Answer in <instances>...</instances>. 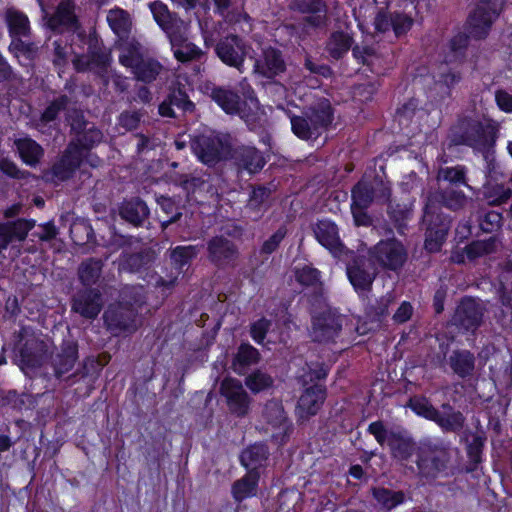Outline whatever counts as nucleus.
Masks as SVG:
<instances>
[{
	"label": "nucleus",
	"instance_id": "nucleus-1",
	"mask_svg": "<svg viewBox=\"0 0 512 512\" xmlns=\"http://www.w3.org/2000/svg\"><path fill=\"white\" fill-rule=\"evenodd\" d=\"M469 201L464 192L455 188L439 187L428 192L423 215L425 248L428 251H438L450 229L451 219L442 212V207L457 212L465 209Z\"/></svg>",
	"mask_w": 512,
	"mask_h": 512
},
{
	"label": "nucleus",
	"instance_id": "nucleus-2",
	"mask_svg": "<svg viewBox=\"0 0 512 512\" xmlns=\"http://www.w3.org/2000/svg\"><path fill=\"white\" fill-rule=\"evenodd\" d=\"M417 475L426 481L447 477L452 468L450 449L431 441L421 442L416 450Z\"/></svg>",
	"mask_w": 512,
	"mask_h": 512
},
{
	"label": "nucleus",
	"instance_id": "nucleus-3",
	"mask_svg": "<svg viewBox=\"0 0 512 512\" xmlns=\"http://www.w3.org/2000/svg\"><path fill=\"white\" fill-rule=\"evenodd\" d=\"M498 133L496 123L487 120L480 122L474 119H463L453 131L451 142L454 145H467L482 152L485 158L495 144Z\"/></svg>",
	"mask_w": 512,
	"mask_h": 512
},
{
	"label": "nucleus",
	"instance_id": "nucleus-4",
	"mask_svg": "<svg viewBox=\"0 0 512 512\" xmlns=\"http://www.w3.org/2000/svg\"><path fill=\"white\" fill-rule=\"evenodd\" d=\"M291 128L300 139L317 138L333 121V111L328 99L322 98L309 106L300 116H291Z\"/></svg>",
	"mask_w": 512,
	"mask_h": 512
},
{
	"label": "nucleus",
	"instance_id": "nucleus-5",
	"mask_svg": "<svg viewBox=\"0 0 512 512\" xmlns=\"http://www.w3.org/2000/svg\"><path fill=\"white\" fill-rule=\"evenodd\" d=\"M130 293V288H126L122 291V301L111 304L104 312V322L113 334L117 335L121 332H132L136 330V315L137 310L134 303H130L127 298Z\"/></svg>",
	"mask_w": 512,
	"mask_h": 512
},
{
	"label": "nucleus",
	"instance_id": "nucleus-6",
	"mask_svg": "<svg viewBox=\"0 0 512 512\" xmlns=\"http://www.w3.org/2000/svg\"><path fill=\"white\" fill-rule=\"evenodd\" d=\"M191 147L198 159L208 166H214L231 153V139L226 135H200L191 142Z\"/></svg>",
	"mask_w": 512,
	"mask_h": 512
},
{
	"label": "nucleus",
	"instance_id": "nucleus-7",
	"mask_svg": "<svg viewBox=\"0 0 512 512\" xmlns=\"http://www.w3.org/2000/svg\"><path fill=\"white\" fill-rule=\"evenodd\" d=\"M43 13V21L45 25L58 33L76 32L80 29L81 24L76 14V4L74 0H61L56 11L49 14L45 9L42 1H39Z\"/></svg>",
	"mask_w": 512,
	"mask_h": 512
},
{
	"label": "nucleus",
	"instance_id": "nucleus-8",
	"mask_svg": "<svg viewBox=\"0 0 512 512\" xmlns=\"http://www.w3.org/2000/svg\"><path fill=\"white\" fill-rule=\"evenodd\" d=\"M369 254L379 266L391 271L400 270L408 257L404 245L395 238L379 241L370 249Z\"/></svg>",
	"mask_w": 512,
	"mask_h": 512
},
{
	"label": "nucleus",
	"instance_id": "nucleus-9",
	"mask_svg": "<svg viewBox=\"0 0 512 512\" xmlns=\"http://www.w3.org/2000/svg\"><path fill=\"white\" fill-rule=\"evenodd\" d=\"M485 308L473 298H464L455 308L450 324L459 332L474 333L483 323Z\"/></svg>",
	"mask_w": 512,
	"mask_h": 512
},
{
	"label": "nucleus",
	"instance_id": "nucleus-10",
	"mask_svg": "<svg viewBox=\"0 0 512 512\" xmlns=\"http://www.w3.org/2000/svg\"><path fill=\"white\" fill-rule=\"evenodd\" d=\"M67 121L71 130L75 133V141H72L82 150H89L103 140V133L93 123L88 122L81 111L72 109L67 111Z\"/></svg>",
	"mask_w": 512,
	"mask_h": 512
},
{
	"label": "nucleus",
	"instance_id": "nucleus-11",
	"mask_svg": "<svg viewBox=\"0 0 512 512\" xmlns=\"http://www.w3.org/2000/svg\"><path fill=\"white\" fill-rule=\"evenodd\" d=\"M154 20L166 33L170 43H177L181 35L187 34L189 23L181 19L176 13L171 12L167 5L161 1H153L149 4Z\"/></svg>",
	"mask_w": 512,
	"mask_h": 512
},
{
	"label": "nucleus",
	"instance_id": "nucleus-12",
	"mask_svg": "<svg viewBox=\"0 0 512 512\" xmlns=\"http://www.w3.org/2000/svg\"><path fill=\"white\" fill-rule=\"evenodd\" d=\"M219 393L225 398L231 414L244 417L249 413L252 399L238 379L224 378L220 383Z\"/></svg>",
	"mask_w": 512,
	"mask_h": 512
},
{
	"label": "nucleus",
	"instance_id": "nucleus-13",
	"mask_svg": "<svg viewBox=\"0 0 512 512\" xmlns=\"http://www.w3.org/2000/svg\"><path fill=\"white\" fill-rule=\"evenodd\" d=\"M82 159V150L78 145L70 142L60 160L49 171L45 172L44 176L47 180L53 182L65 181L79 168Z\"/></svg>",
	"mask_w": 512,
	"mask_h": 512
},
{
	"label": "nucleus",
	"instance_id": "nucleus-14",
	"mask_svg": "<svg viewBox=\"0 0 512 512\" xmlns=\"http://www.w3.org/2000/svg\"><path fill=\"white\" fill-rule=\"evenodd\" d=\"M215 52L223 63L242 71L247 52L245 43L239 36L230 34L222 38L216 44Z\"/></svg>",
	"mask_w": 512,
	"mask_h": 512
},
{
	"label": "nucleus",
	"instance_id": "nucleus-15",
	"mask_svg": "<svg viewBox=\"0 0 512 512\" xmlns=\"http://www.w3.org/2000/svg\"><path fill=\"white\" fill-rule=\"evenodd\" d=\"M497 15L486 1H480L473 11L470 12L467 20V31L475 39L485 38Z\"/></svg>",
	"mask_w": 512,
	"mask_h": 512
},
{
	"label": "nucleus",
	"instance_id": "nucleus-16",
	"mask_svg": "<svg viewBox=\"0 0 512 512\" xmlns=\"http://www.w3.org/2000/svg\"><path fill=\"white\" fill-rule=\"evenodd\" d=\"M341 328V319L331 311H324L313 317L310 336L315 342L327 343L338 336Z\"/></svg>",
	"mask_w": 512,
	"mask_h": 512
},
{
	"label": "nucleus",
	"instance_id": "nucleus-17",
	"mask_svg": "<svg viewBox=\"0 0 512 512\" xmlns=\"http://www.w3.org/2000/svg\"><path fill=\"white\" fill-rule=\"evenodd\" d=\"M229 159L239 171H247L249 174H256L263 169L266 159L261 151L253 146L231 147Z\"/></svg>",
	"mask_w": 512,
	"mask_h": 512
},
{
	"label": "nucleus",
	"instance_id": "nucleus-18",
	"mask_svg": "<svg viewBox=\"0 0 512 512\" xmlns=\"http://www.w3.org/2000/svg\"><path fill=\"white\" fill-rule=\"evenodd\" d=\"M254 73L273 79L286 71V62L280 50L268 47L262 51V54L255 60Z\"/></svg>",
	"mask_w": 512,
	"mask_h": 512
},
{
	"label": "nucleus",
	"instance_id": "nucleus-19",
	"mask_svg": "<svg viewBox=\"0 0 512 512\" xmlns=\"http://www.w3.org/2000/svg\"><path fill=\"white\" fill-rule=\"evenodd\" d=\"M263 427L267 433L271 432L273 438L284 435L288 427V418L280 401L269 400L264 405L261 414Z\"/></svg>",
	"mask_w": 512,
	"mask_h": 512
},
{
	"label": "nucleus",
	"instance_id": "nucleus-20",
	"mask_svg": "<svg viewBox=\"0 0 512 512\" xmlns=\"http://www.w3.org/2000/svg\"><path fill=\"white\" fill-rule=\"evenodd\" d=\"M102 307V294L98 289L80 290L72 298V311L86 319H95Z\"/></svg>",
	"mask_w": 512,
	"mask_h": 512
},
{
	"label": "nucleus",
	"instance_id": "nucleus-21",
	"mask_svg": "<svg viewBox=\"0 0 512 512\" xmlns=\"http://www.w3.org/2000/svg\"><path fill=\"white\" fill-rule=\"evenodd\" d=\"M208 259L219 267L234 262L238 256L236 246L223 236L211 238L207 243Z\"/></svg>",
	"mask_w": 512,
	"mask_h": 512
},
{
	"label": "nucleus",
	"instance_id": "nucleus-22",
	"mask_svg": "<svg viewBox=\"0 0 512 512\" xmlns=\"http://www.w3.org/2000/svg\"><path fill=\"white\" fill-rule=\"evenodd\" d=\"M205 91L227 114H236L240 111L241 97L233 89L217 86L213 83H206Z\"/></svg>",
	"mask_w": 512,
	"mask_h": 512
},
{
	"label": "nucleus",
	"instance_id": "nucleus-23",
	"mask_svg": "<svg viewBox=\"0 0 512 512\" xmlns=\"http://www.w3.org/2000/svg\"><path fill=\"white\" fill-rule=\"evenodd\" d=\"M313 231L318 242L332 254L335 256L343 254L345 247L338 235L336 224L329 220H320L316 223Z\"/></svg>",
	"mask_w": 512,
	"mask_h": 512
},
{
	"label": "nucleus",
	"instance_id": "nucleus-24",
	"mask_svg": "<svg viewBox=\"0 0 512 512\" xmlns=\"http://www.w3.org/2000/svg\"><path fill=\"white\" fill-rule=\"evenodd\" d=\"M325 397L326 392L323 386L316 384L307 388L298 400L297 415L302 419L315 415L321 408Z\"/></svg>",
	"mask_w": 512,
	"mask_h": 512
},
{
	"label": "nucleus",
	"instance_id": "nucleus-25",
	"mask_svg": "<svg viewBox=\"0 0 512 512\" xmlns=\"http://www.w3.org/2000/svg\"><path fill=\"white\" fill-rule=\"evenodd\" d=\"M34 226V221H28L25 219L0 223V253L13 242H21L25 240L28 232Z\"/></svg>",
	"mask_w": 512,
	"mask_h": 512
},
{
	"label": "nucleus",
	"instance_id": "nucleus-26",
	"mask_svg": "<svg viewBox=\"0 0 512 512\" xmlns=\"http://www.w3.org/2000/svg\"><path fill=\"white\" fill-rule=\"evenodd\" d=\"M347 274L351 284L355 289H368L374 278L375 272L364 257H356L347 266Z\"/></svg>",
	"mask_w": 512,
	"mask_h": 512
},
{
	"label": "nucleus",
	"instance_id": "nucleus-27",
	"mask_svg": "<svg viewBox=\"0 0 512 512\" xmlns=\"http://www.w3.org/2000/svg\"><path fill=\"white\" fill-rule=\"evenodd\" d=\"M290 8L308 14L304 18L308 26L319 27L325 22V5L320 0H292Z\"/></svg>",
	"mask_w": 512,
	"mask_h": 512
},
{
	"label": "nucleus",
	"instance_id": "nucleus-28",
	"mask_svg": "<svg viewBox=\"0 0 512 512\" xmlns=\"http://www.w3.org/2000/svg\"><path fill=\"white\" fill-rule=\"evenodd\" d=\"M119 215L126 222L138 227L148 220L150 210L142 199L136 197L121 204Z\"/></svg>",
	"mask_w": 512,
	"mask_h": 512
},
{
	"label": "nucleus",
	"instance_id": "nucleus-29",
	"mask_svg": "<svg viewBox=\"0 0 512 512\" xmlns=\"http://www.w3.org/2000/svg\"><path fill=\"white\" fill-rule=\"evenodd\" d=\"M78 359V345L73 341L63 343L61 350L53 357L52 365L56 377L60 378L72 370Z\"/></svg>",
	"mask_w": 512,
	"mask_h": 512
},
{
	"label": "nucleus",
	"instance_id": "nucleus-30",
	"mask_svg": "<svg viewBox=\"0 0 512 512\" xmlns=\"http://www.w3.org/2000/svg\"><path fill=\"white\" fill-rule=\"evenodd\" d=\"M46 351V346L43 341L36 338L27 339L20 349V363L22 369L25 367L34 368L40 366Z\"/></svg>",
	"mask_w": 512,
	"mask_h": 512
},
{
	"label": "nucleus",
	"instance_id": "nucleus-31",
	"mask_svg": "<svg viewBox=\"0 0 512 512\" xmlns=\"http://www.w3.org/2000/svg\"><path fill=\"white\" fill-rule=\"evenodd\" d=\"M175 108L183 112H191L194 104L181 89L171 91L167 99L159 105V113L164 117H176Z\"/></svg>",
	"mask_w": 512,
	"mask_h": 512
},
{
	"label": "nucleus",
	"instance_id": "nucleus-32",
	"mask_svg": "<svg viewBox=\"0 0 512 512\" xmlns=\"http://www.w3.org/2000/svg\"><path fill=\"white\" fill-rule=\"evenodd\" d=\"M14 145L22 161L30 167H36L44 156L43 147L31 138L16 139Z\"/></svg>",
	"mask_w": 512,
	"mask_h": 512
},
{
	"label": "nucleus",
	"instance_id": "nucleus-33",
	"mask_svg": "<svg viewBox=\"0 0 512 512\" xmlns=\"http://www.w3.org/2000/svg\"><path fill=\"white\" fill-rule=\"evenodd\" d=\"M131 70L138 81L149 84L163 73L164 67L154 58L142 57Z\"/></svg>",
	"mask_w": 512,
	"mask_h": 512
},
{
	"label": "nucleus",
	"instance_id": "nucleus-34",
	"mask_svg": "<svg viewBox=\"0 0 512 512\" xmlns=\"http://www.w3.org/2000/svg\"><path fill=\"white\" fill-rule=\"evenodd\" d=\"M259 361V351L248 343H242L233 357L231 367L238 375H244L248 367Z\"/></svg>",
	"mask_w": 512,
	"mask_h": 512
},
{
	"label": "nucleus",
	"instance_id": "nucleus-35",
	"mask_svg": "<svg viewBox=\"0 0 512 512\" xmlns=\"http://www.w3.org/2000/svg\"><path fill=\"white\" fill-rule=\"evenodd\" d=\"M104 267V261L98 258H87L83 260L77 269L78 279L83 286H92L96 284Z\"/></svg>",
	"mask_w": 512,
	"mask_h": 512
},
{
	"label": "nucleus",
	"instance_id": "nucleus-36",
	"mask_svg": "<svg viewBox=\"0 0 512 512\" xmlns=\"http://www.w3.org/2000/svg\"><path fill=\"white\" fill-rule=\"evenodd\" d=\"M448 364L461 378L471 376L475 368V357L468 350H454L448 358Z\"/></svg>",
	"mask_w": 512,
	"mask_h": 512
},
{
	"label": "nucleus",
	"instance_id": "nucleus-37",
	"mask_svg": "<svg viewBox=\"0 0 512 512\" xmlns=\"http://www.w3.org/2000/svg\"><path fill=\"white\" fill-rule=\"evenodd\" d=\"M390 451L393 458L400 462L408 461L413 454L416 455L417 447L412 438L398 432L390 436Z\"/></svg>",
	"mask_w": 512,
	"mask_h": 512
},
{
	"label": "nucleus",
	"instance_id": "nucleus-38",
	"mask_svg": "<svg viewBox=\"0 0 512 512\" xmlns=\"http://www.w3.org/2000/svg\"><path fill=\"white\" fill-rule=\"evenodd\" d=\"M106 19L109 27L119 39H124L129 36L132 27V19L127 11L121 8L111 9L108 11Z\"/></svg>",
	"mask_w": 512,
	"mask_h": 512
},
{
	"label": "nucleus",
	"instance_id": "nucleus-39",
	"mask_svg": "<svg viewBox=\"0 0 512 512\" xmlns=\"http://www.w3.org/2000/svg\"><path fill=\"white\" fill-rule=\"evenodd\" d=\"M5 21L10 36L14 38L27 37L30 34V23L28 17L14 8L5 12Z\"/></svg>",
	"mask_w": 512,
	"mask_h": 512
},
{
	"label": "nucleus",
	"instance_id": "nucleus-40",
	"mask_svg": "<svg viewBox=\"0 0 512 512\" xmlns=\"http://www.w3.org/2000/svg\"><path fill=\"white\" fill-rule=\"evenodd\" d=\"M444 412H438L436 422L446 432H459L465 424V417L460 411H455L449 404L442 405Z\"/></svg>",
	"mask_w": 512,
	"mask_h": 512
},
{
	"label": "nucleus",
	"instance_id": "nucleus-41",
	"mask_svg": "<svg viewBox=\"0 0 512 512\" xmlns=\"http://www.w3.org/2000/svg\"><path fill=\"white\" fill-rule=\"evenodd\" d=\"M173 48L174 57L182 63L197 61L204 56V51L194 43L187 40V36L181 35L177 43H170Z\"/></svg>",
	"mask_w": 512,
	"mask_h": 512
},
{
	"label": "nucleus",
	"instance_id": "nucleus-42",
	"mask_svg": "<svg viewBox=\"0 0 512 512\" xmlns=\"http://www.w3.org/2000/svg\"><path fill=\"white\" fill-rule=\"evenodd\" d=\"M118 48L119 62L125 67L132 68L143 57L140 52L141 45L135 39H119Z\"/></svg>",
	"mask_w": 512,
	"mask_h": 512
},
{
	"label": "nucleus",
	"instance_id": "nucleus-43",
	"mask_svg": "<svg viewBox=\"0 0 512 512\" xmlns=\"http://www.w3.org/2000/svg\"><path fill=\"white\" fill-rule=\"evenodd\" d=\"M71 103L72 99L67 95H60L55 98L43 111L39 120L35 122V127L41 130L47 123L56 120L58 114L67 110Z\"/></svg>",
	"mask_w": 512,
	"mask_h": 512
},
{
	"label": "nucleus",
	"instance_id": "nucleus-44",
	"mask_svg": "<svg viewBox=\"0 0 512 512\" xmlns=\"http://www.w3.org/2000/svg\"><path fill=\"white\" fill-rule=\"evenodd\" d=\"M512 195L511 189L492 180H488L483 186V197L491 206H499L506 203Z\"/></svg>",
	"mask_w": 512,
	"mask_h": 512
},
{
	"label": "nucleus",
	"instance_id": "nucleus-45",
	"mask_svg": "<svg viewBox=\"0 0 512 512\" xmlns=\"http://www.w3.org/2000/svg\"><path fill=\"white\" fill-rule=\"evenodd\" d=\"M258 479L259 473L254 470H249L243 478L237 480L232 487L235 500L240 502L253 495L257 487Z\"/></svg>",
	"mask_w": 512,
	"mask_h": 512
},
{
	"label": "nucleus",
	"instance_id": "nucleus-46",
	"mask_svg": "<svg viewBox=\"0 0 512 512\" xmlns=\"http://www.w3.org/2000/svg\"><path fill=\"white\" fill-rule=\"evenodd\" d=\"M270 189L266 187L254 188L247 203V210L257 219L268 208Z\"/></svg>",
	"mask_w": 512,
	"mask_h": 512
},
{
	"label": "nucleus",
	"instance_id": "nucleus-47",
	"mask_svg": "<svg viewBox=\"0 0 512 512\" xmlns=\"http://www.w3.org/2000/svg\"><path fill=\"white\" fill-rule=\"evenodd\" d=\"M267 455L268 450L265 445L254 444L242 452L240 460L247 469L257 471V467L267 459Z\"/></svg>",
	"mask_w": 512,
	"mask_h": 512
},
{
	"label": "nucleus",
	"instance_id": "nucleus-48",
	"mask_svg": "<svg viewBox=\"0 0 512 512\" xmlns=\"http://www.w3.org/2000/svg\"><path fill=\"white\" fill-rule=\"evenodd\" d=\"M436 180L438 183L444 181L452 186L464 185L469 187L467 183V169L461 165L439 168L436 174Z\"/></svg>",
	"mask_w": 512,
	"mask_h": 512
},
{
	"label": "nucleus",
	"instance_id": "nucleus-49",
	"mask_svg": "<svg viewBox=\"0 0 512 512\" xmlns=\"http://www.w3.org/2000/svg\"><path fill=\"white\" fill-rule=\"evenodd\" d=\"M353 39L344 32H334L327 42V51L334 59H340L352 46Z\"/></svg>",
	"mask_w": 512,
	"mask_h": 512
},
{
	"label": "nucleus",
	"instance_id": "nucleus-50",
	"mask_svg": "<svg viewBox=\"0 0 512 512\" xmlns=\"http://www.w3.org/2000/svg\"><path fill=\"white\" fill-rule=\"evenodd\" d=\"M197 254V246H177L170 250L171 265L180 273L183 267L188 265Z\"/></svg>",
	"mask_w": 512,
	"mask_h": 512
},
{
	"label": "nucleus",
	"instance_id": "nucleus-51",
	"mask_svg": "<svg viewBox=\"0 0 512 512\" xmlns=\"http://www.w3.org/2000/svg\"><path fill=\"white\" fill-rule=\"evenodd\" d=\"M499 241L496 237L477 240L466 246L465 251L469 259H476L496 252Z\"/></svg>",
	"mask_w": 512,
	"mask_h": 512
},
{
	"label": "nucleus",
	"instance_id": "nucleus-52",
	"mask_svg": "<svg viewBox=\"0 0 512 512\" xmlns=\"http://www.w3.org/2000/svg\"><path fill=\"white\" fill-rule=\"evenodd\" d=\"M155 259L154 251L147 249L126 256L122 266L130 272H137L152 263Z\"/></svg>",
	"mask_w": 512,
	"mask_h": 512
},
{
	"label": "nucleus",
	"instance_id": "nucleus-53",
	"mask_svg": "<svg viewBox=\"0 0 512 512\" xmlns=\"http://www.w3.org/2000/svg\"><path fill=\"white\" fill-rule=\"evenodd\" d=\"M244 383L252 393L257 394L272 387L274 380L268 373L255 370L245 378Z\"/></svg>",
	"mask_w": 512,
	"mask_h": 512
},
{
	"label": "nucleus",
	"instance_id": "nucleus-54",
	"mask_svg": "<svg viewBox=\"0 0 512 512\" xmlns=\"http://www.w3.org/2000/svg\"><path fill=\"white\" fill-rule=\"evenodd\" d=\"M373 496L384 509L391 510L404 500V494L401 491H393L385 488H374Z\"/></svg>",
	"mask_w": 512,
	"mask_h": 512
},
{
	"label": "nucleus",
	"instance_id": "nucleus-55",
	"mask_svg": "<svg viewBox=\"0 0 512 512\" xmlns=\"http://www.w3.org/2000/svg\"><path fill=\"white\" fill-rule=\"evenodd\" d=\"M297 282L306 287H312L315 292L322 290V283L320 281V273L317 269L311 266H304L295 271Z\"/></svg>",
	"mask_w": 512,
	"mask_h": 512
},
{
	"label": "nucleus",
	"instance_id": "nucleus-56",
	"mask_svg": "<svg viewBox=\"0 0 512 512\" xmlns=\"http://www.w3.org/2000/svg\"><path fill=\"white\" fill-rule=\"evenodd\" d=\"M374 188L364 182L357 183L352 189V205L360 208H368L373 202Z\"/></svg>",
	"mask_w": 512,
	"mask_h": 512
},
{
	"label": "nucleus",
	"instance_id": "nucleus-57",
	"mask_svg": "<svg viewBox=\"0 0 512 512\" xmlns=\"http://www.w3.org/2000/svg\"><path fill=\"white\" fill-rule=\"evenodd\" d=\"M143 110H124L117 118V126L125 132L136 130L144 117Z\"/></svg>",
	"mask_w": 512,
	"mask_h": 512
},
{
	"label": "nucleus",
	"instance_id": "nucleus-58",
	"mask_svg": "<svg viewBox=\"0 0 512 512\" xmlns=\"http://www.w3.org/2000/svg\"><path fill=\"white\" fill-rule=\"evenodd\" d=\"M20 38L12 39L9 45V51L17 58L21 56L28 60H32L38 53V46L33 42H26Z\"/></svg>",
	"mask_w": 512,
	"mask_h": 512
},
{
	"label": "nucleus",
	"instance_id": "nucleus-59",
	"mask_svg": "<svg viewBox=\"0 0 512 512\" xmlns=\"http://www.w3.org/2000/svg\"><path fill=\"white\" fill-rule=\"evenodd\" d=\"M410 407L418 415L432 421L435 420L439 412L426 398L410 399Z\"/></svg>",
	"mask_w": 512,
	"mask_h": 512
},
{
	"label": "nucleus",
	"instance_id": "nucleus-60",
	"mask_svg": "<svg viewBox=\"0 0 512 512\" xmlns=\"http://www.w3.org/2000/svg\"><path fill=\"white\" fill-rule=\"evenodd\" d=\"M392 29L397 37L406 34L413 25V19L404 13H391Z\"/></svg>",
	"mask_w": 512,
	"mask_h": 512
},
{
	"label": "nucleus",
	"instance_id": "nucleus-61",
	"mask_svg": "<svg viewBox=\"0 0 512 512\" xmlns=\"http://www.w3.org/2000/svg\"><path fill=\"white\" fill-rule=\"evenodd\" d=\"M90 63L91 71L104 78L110 64L109 56L105 53L93 52L90 54Z\"/></svg>",
	"mask_w": 512,
	"mask_h": 512
},
{
	"label": "nucleus",
	"instance_id": "nucleus-62",
	"mask_svg": "<svg viewBox=\"0 0 512 512\" xmlns=\"http://www.w3.org/2000/svg\"><path fill=\"white\" fill-rule=\"evenodd\" d=\"M484 446V440L481 436H474L472 441L469 443L467 453L473 467L470 470H474L476 466L481 462V454Z\"/></svg>",
	"mask_w": 512,
	"mask_h": 512
},
{
	"label": "nucleus",
	"instance_id": "nucleus-63",
	"mask_svg": "<svg viewBox=\"0 0 512 512\" xmlns=\"http://www.w3.org/2000/svg\"><path fill=\"white\" fill-rule=\"evenodd\" d=\"M502 215L496 211H489L480 221V229L485 233H491L501 226Z\"/></svg>",
	"mask_w": 512,
	"mask_h": 512
},
{
	"label": "nucleus",
	"instance_id": "nucleus-64",
	"mask_svg": "<svg viewBox=\"0 0 512 512\" xmlns=\"http://www.w3.org/2000/svg\"><path fill=\"white\" fill-rule=\"evenodd\" d=\"M0 170L7 176L15 179H24L30 175L29 172L20 170L13 161L7 158L0 160Z\"/></svg>",
	"mask_w": 512,
	"mask_h": 512
}]
</instances>
